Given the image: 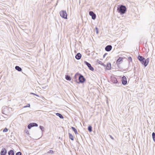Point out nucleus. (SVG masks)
Returning <instances> with one entry per match:
<instances>
[{
    "mask_svg": "<svg viewBox=\"0 0 155 155\" xmlns=\"http://www.w3.org/2000/svg\"><path fill=\"white\" fill-rule=\"evenodd\" d=\"M89 132H91L92 131V127L91 126L89 125L87 128Z\"/></svg>",
    "mask_w": 155,
    "mask_h": 155,
    "instance_id": "nucleus-21",
    "label": "nucleus"
},
{
    "mask_svg": "<svg viewBox=\"0 0 155 155\" xmlns=\"http://www.w3.org/2000/svg\"><path fill=\"white\" fill-rule=\"evenodd\" d=\"M32 124V125L33 127H38V124L36 123H31Z\"/></svg>",
    "mask_w": 155,
    "mask_h": 155,
    "instance_id": "nucleus-24",
    "label": "nucleus"
},
{
    "mask_svg": "<svg viewBox=\"0 0 155 155\" xmlns=\"http://www.w3.org/2000/svg\"><path fill=\"white\" fill-rule=\"evenodd\" d=\"M121 82L123 85H126L127 83V79L125 76H123L121 78Z\"/></svg>",
    "mask_w": 155,
    "mask_h": 155,
    "instance_id": "nucleus-6",
    "label": "nucleus"
},
{
    "mask_svg": "<svg viewBox=\"0 0 155 155\" xmlns=\"http://www.w3.org/2000/svg\"><path fill=\"white\" fill-rule=\"evenodd\" d=\"M128 59L129 60H130L131 61H132V58L131 57H130L128 58Z\"/></svg>",
    "mask_w": 155,
    "mask_h": 155,
    "instance_id": "nucleus-35",
    "label": "nucleus"
},
{
    "mask_svg": "<svg viewBox=\"0 0 155 155\" xmlns=\"http://www.w3.org/2000/svg\"><path fill=\"white\" fill-rule=\"evenodd\" d=\"M112 48V46L111 45H108L105 48V50L107 51H109L111 50Z\"/></svg>",
    "mask_w": 155,
    "mask_h": 155,
    "instance_id": "nucleus-10",
    "label": "nucleus"
},
{
    "mask_svg": "<svg viewBox=\"0 0 155 155\" xmlns=\"http://www.w3.org/2000/svg\"><path fill=\"white\" fill-rule=\"evenodd\" d=\"M30 107V104H28L26 106H25L24 107Z\"/></svg>",
    "mask_w": 155,
    "mask_h": 155,
    "instance_id": "nucleus-32",
    "label": "nucleus"
},
{
    "mask_svg": "<svg viewBox=\"0 0 155 155\" xmlns=\"http://www.w3.org/2000/svg\"><path fill=\"white\" fill-rule=\"evenodd\" d=\"M79 73H77L75 74L74 76V81L75 82H76L77 83L78 81L77 79L78 76V77H79Z\"/></svg>",
    "mask_w": 155,
    "mask_h": 155,
    "instance_id": "nucleus-13",
    "label": "nucleus"
},
{
    "mask_svg": "<svg viewBox=\"0 0 155 155\" xmlns=\"http://www.w3.org/2000/svg\"><path fill=\"white\" fill-rule=\"evenodd\" d=\"M65 78L66 80L70 81L71 80V78L70 76L68 75H65Z\"/></svg>",
    "mask_w": 155,
    "mask_h": 155,
    "instance_id": "nucleus-18",
    "label": "nucleus"
},
{
    "mask_svg": "<svg viewBox=\"0 0 155 155\" xmlns=\"http://www.w3.org/2000/svg\"><path fill=\"white\" fill-rule=\"evenodd\" d=\"M55 114L57 116H58L61 119L64 118L63 116L60 113H56Z\"/></svg>",
    "mask_w": 155,
    "mask_h": 155,
    "instance_id": "nucleus-16",
    "label": "nucleus"
},
{
    "mask_svg": "<svg viewBox=\"0 0 155 155\" xmlns=\"http://www.w3.org/2000/svg\"><path fill=\"white\" fill-rule=\"evenodd\" d=\"M81 57V54L80 53H77L75 56L76 59L78 60L80 59Z\"/></svg>",
    "mask_w": 155,
    "mask_h": 155,
    "instance_id": "nucleus-12",
    "label": "nucleus"
},
{
    "mask_svg": "<svg viewBox=\"0 0 155 155\" xmlns=\"http://www.w3.org/2000/svg\"><path fill=\"white\" fill-rule=\"evenodd\" d=\"M111 81L114 84H117L118 81L117 78L115 77H112L111 78Z\"/></svg>",
    "mask_w": 155,
    "mask_h": 155,
    "instance_id": "nucleus-11",
    "label": "nucleus"
},
{
    "mask_svg": "<svg viewBox=\"0 0 155 155\" xmlns=\"http://www.w3.org/2000/svg\"><path fill=\"white\" fill-rule=\"evenodd\" d=\"M15 69L16 70L19 71H22V69L18 66H16L15 67Z\"/></svg>",
    "mask_w": 155,
    "mask_h": 155,
    "instance_id": "nucleus-19",
    "label": "nucleus"
},
{
    "mask_svg": "<svg viewBox=\"0 0 155 155\" xmlns=\"http://www.w3.org/2000/svg\"><path fill=\"white\" fill-rule=\"evenodd\" d=\"M117 10L118 13H120V14H123L126 12L127 8L125 6L120 5L117 7Z\"/></svg>",
    "mask_w": 155,
    "mask_h": 155,
    "instance_id": "nucleus-2",
    "label": "nucleus"
},
{
    "mask_svg": "<svg viewBox=\"0 0 155 155\" xmlns=\"http://www.w3.org/2000/svg\"><path fill=\"white\" fill-rule=\"evenodd\" d=\"M16 155H21L22 153L21 152H18L16 153Z\"/></svg>",
    "mask_w": 155,
    "mask_h": 155,
    "instance_id": "nucleus-29",
    "label": "nucleus"
},
{
    "mask_svg": "<svg viewBox=\"0 0 155 155\" xmlns=\"http://www.w3.org/2000/svg\"><path fill=\"white\" fill-rule=\"evenodd\" d=\"M78 78L79 81L77 82L78 84L83 83L86 80L84 76L80 74H79Z\"/></svg>",
    "mask_w": 155,
    "mask_h": 155,
    "instance_id": "nucleus-3",
    "label": "nucleus"
},
{
    "mask_svg": "<svg viewBox=\"0 0 155 155\" xmlns=\"http://www.w3.org/2000/svg\"><path fill=\"white\" fill-rule=\"evenodd\" d=\"M8 131V129L7 128L5 127L4 129L3 130V132H7Z\"/></svg>",
    "mask_w": 155,
    "mask_h": 155,
    "instance_id": "nucleus-26",
    "label": "nucleus"
},
{
    "mask_svg": "<svg viewBox=\"0 0 155 155\" xmlns=\"http://www.w3.org/2000/svg\"><path fill=\"white\" fill-rule=\"evenodd\" d=\"M69 138L71 139L72 140H74V138L73 135L70 133H68Z\"/></svg>",
    "mask_w": 155,
    "mask_h": 155,
    "instance_id": "nucleus-17",
    "label": "nucleus"
},
{
    "mask_svg": "<svg viewBox=\"0 0 155 155\" xmlns=\"http://www.w3.org/2000/svg\"><path fill=\"white\" fill-rule=\"evenodd\" d=\"M110 138L112 140H114V137L111 135H110Z\"/></svg>",
    "mask_w": 155,
    "mask_h": 155,
    "instance_id": "nucleus-34",
    "label": "nucleus"
},
{
    "mask_svg": "<svg viewBox=\"0 0 155 155\" xmlns=\"http://www.w3.org/2000/svg\"><path fill=\"white\" fill-rule=\"evenodd\" d=\"M71 128L72 129V130L74 131V132L76 134H78L77 130L75 127H71Z\"/></svg>",
    "mask_w": 155,
    "mask_h": 155,
    "instance_id": "nucleus-20",
    "label": "nucleus"
},
{
    "mask_svg": "<svg viewBox=\"0 0 155 155\" xmlns=\"http://www.w3.org/2000/svg\"><path fill=\"white\" fill-rule=\"evenodd\" d=\"M89 15L91 16L93 20H95L96 18V15L93 11H90Z\"/></svg>",
    "mask_w": 155,
    "mask_h": 155,
    "instance_id": "nucleus-7",
    "label": "nucleus"
},
{
    "mask_svg": "<svg viewBox=\"0 0 155 155\" xmlns=\"http://www.w3.org/2000/svg\"><path fill=\"white\" fill-rule=\"evenodd\" d=\"M31 94H33V95H35V96H37V97H39V96H38V95H37V94H35V93H31Z\"/></svg>",
    "mask_w": 155,
    "mask_h": 155,
    "instance_id": "nucleus-31",
    "label": "nucleus"
},
{
    "mask_svg": "<svg viewBox=\"0 0 155 155\" xmlns=\"http://www.w3.org/2000/svg\"><path fill=\"white\" fill-rule=\"evenodd\" d=\"M137 59L145 67H146L147 65L149 62V58L145 59L143 57L140 55L137 57Z\"/></svg>",
    "mask_w": 155,
    "mask_h": 155,
    "instance_id": "nucleus-1",
    "label": "nucleus"
},
{
    "mask_svg": "<svg viewBox=\"0 0 155 155\" xmlns=\"http://www.w3.org/2000/svg\"><path fill=\"white\" fill-rule=\"evenodd\" d=\"M106 68L107 70H109L111 69V64L110 63H107Z\"/></svg>",
    "mask_w": 155,
    "mask_h": 155,
    "instance_id": "nucleus-14",
    "label": "nucleus"
},
{
    "mask_svg": "<svg viewBox=\"0 0 155 155\" xmlns=\"http://www.w3.org/2000/svg\"><path fill=\"white\" fill-rule=\"evenodd\" d=\"M95 29L96 31V33L97 34H98L99 33V31H98V28L97 27H96L95 28Z\"/></svg>",
    "mask_w": 155,
    "mask_h": 155,
    "instance_id": "nucleus-28",
    "label": "nucleus"
},
{
    "mask_svg": "<svg viewBox=\"0 0 155 155\" xmlns=\"http://www.w3.org/2000/svg\"><path fill=\"white\" fill-rule=\"evenodd\" d=\"M97 62L99 64L102 65H103L104 66H105V65L101 61L98 60Z\"/></svg>",
    "mask_w": 155,
    "mask_h": 155,
    "instance_id": "nucleus-23",
    "label": "nucleus"
},
{
    "mask_svg": "<svg viewBox=\"0 0 155 155\" xmlns=\"http://www.w3.org/2000/svg\"><path fill=\"white\" fill-rule=\"evenodd\" d=\"M54 152V151L52 150H50L49 151H48L47 153H53Z\"/></svg>",
    "mask_w": 155,
    "mask_h": 155,
    "instance_id": "nucleus-27",
    "label": "nucleus"
},
{
    "mask_svg": "<svg viewBox=\"0 0 155 155\" xmlns=\"http://www.w3.org/2000/svg\"><path fill=\"white\" fill-rule=\"evenodd\" d=\"M32 127V124L31 123L29 124L28 126V128L29 129H30Z\"/></svg>",
    "mask_w": 155,
    "mask_h": 155,
    "instance_id": "nucleus-25",
    "label": "nucleus"
},
{
    "mask_svg": "<svg viewBox=\"0 0 155 155\" xmlns=\"http://www.w3.org/2000/svg\"><path fill=\"white\" fill-rule=\"evenodd\" d=\"M7 150L5 148H3L0 152L1 155H5L7 153Z\"/></svg>",
    "mask_w": 155,
    "mask_h": 155,
    "instance_id": "nucleus-9",
    "label": "nucleus"
},
{
    "mask_svg": "<svg viewBox=\"0 0 155 155\" xmlns=\"http://www.w3.org/2000/svg\"><path fill=\"white\" fill-rule=\"evenodd\" d=\"M39 128L42 131H43V129H44V127L43 126H39Z\"/></svg>",
    "mask_w": 155,
    "mask_h": 155,
    "instance_id": "nucleus-30",
    "label": "nucleus"
},
{
    "mask_svg": "<svg viewBox=\"0 0 155 155\" xmlns=\"http://www.w3.org/2000/svg\"><path fill=\"white\" fill-rule=\"evenodd\" d=\"M84 64L87 66L89 70L92 71H94V68L90 64L85 61H84Z\"/></svg>",
    "mask_w": 155,
    "mask_h": 155,
    "instance_id": "nucleus-5",
    "label": "nucleus"
},
{
    "mask_svg": "<svg viewBox=\"0 0 155 155\" xmlns=\"http://www.w3.org/2000/svg\"><path fill=\"white\" fill-rule=\"evenodd\" d=\"M107 54V53H105L104 55H103V58H105V56Z\"/></svg>",
    "mask_w": 155,
    "mask_h": 155,
    "instance_id": "nucleus-33",
    "label": "nucleus"
},
{
    "mask_svg": "<svg viewBox=\"0 0 155 155\" xmlns=\"http://www.w3.org/2000/svg\"><path fill=\"white\" fill-rule=\"evenodd\" d=\"M60 14L61 17L65 19L67 18V14L65 11L62 10L60 12Z\"/></svg>",
    "mask_w": 155,
    "mask_h": 155,
    "instance_id": "nucleus-4",
    "label": "nucleus"
},
{
    "mask_svg": "<svg viewBox=\"0 0 155 155\" xmlns=\"http://www.w3.org/2000/svg\"><path fill=\"white\" fill-rule=\"evenodd\" d=\"M152 137L153 141L155 142V133L154 132L152 133Z\"/></svg>",
    "mask_w": 155,
    "mask_h": 155,
    "instance_id": "nucleus-22",
    "label": "nucleus"
},
{
    "mask_svg": "<svg viewBox=\"0 0 155 155\" xmlns=\"http://www.w3.org/2000/svg\"><path fill=\"white\" fill-rule=\"evenodd\" d=\"M123 58L121 57H120L116 61V63L117 65H118L121 63L123 61Z\"/></svg>",
    "mask_w": 155,
    "mask_h": 155,
    "instance_id": "nucleus-8",
    "label": "nucleus"
},
{
    "mask_svg": "<svg viewBox=\"0 0 155 155\" xmlns=\"http://www.w3.org/2000/svg\"><path fill=\"white\" fill-rule=\"evenodd\" d=\"M8 155H14L15 153L13 150H11L8 152Z\"/></svg>",
    "mask_w": 155,
    "mask_h": 155,
    "instance_id": "nucleus-15",
    "label": "nucleus"
}]
</instances>
